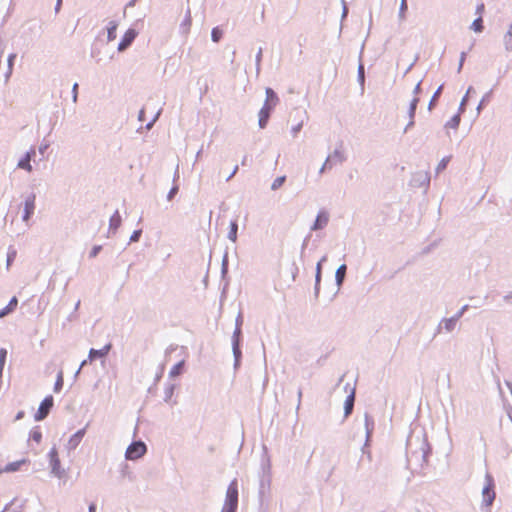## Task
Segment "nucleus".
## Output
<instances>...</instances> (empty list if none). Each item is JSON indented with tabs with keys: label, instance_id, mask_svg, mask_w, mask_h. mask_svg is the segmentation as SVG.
Wrapping results in <instances>:
<instances>
[{
	"label": "nucleus",
	"instance_id": "obj_1",
	"mask_svg": "<svg viewBox=\"0 0 512 512\" xmlns=\"http://www.w3.org/2000/svg\"><path fill=\"white\" fill-rule=\"evenodd\" d=\"M238 506L237 482L232 481L226 491V499L221 512H236Z\"/></svg>",
	"mask_w": 512,
	"mask_h": 512
},
{
	"label": "nucleus",
	"instance_id": "obj_2",
	"mask_svg": "<svg viewBox=\"0 0 512 512\" xmlns=\"http://www.w3.org/2000/svg\"><path fill=\"white\" fill-rule=\"evenodd\" d=\"M485 480L486 483L482 490V498L486 506H491L496 496L495 484L490 474L486 475Z\"/></svg>",
	"mask_w": 512,
	"mask_h": 512
},
{
	"label": "nucleus",
	"instance_id": "obj_3",
	"mask_svg": "<svg viewBox=\"0 0 512 512\" xmlns=\"http://www.w3.org/2000/svg\"><path fill=\"white\" fill-rule=\"evenodd\" d=\"M146 445L143 442H133L126 450L125 456L129 460H136L146 453Z\"/></svg>",
	"mask_w": 512,
	"mask_h": 512
},
{
	"label": "nucleus",
	"instance_id": "obj_4",
	"mask_svg": "<svg viewBox=\"0 0 512 512\" xmlns=\"http://www.w3.org/2000/svg\"><path fill=\"white\" fill-rule=\"evenodd\" d=\"M49 460L52 472L59 478L65 476V470L61 467L58 451L55 447H53L49 451Z\"/></svg>",
	"mask_w": 512,
	"mask_h": 512
},
{
	"label": "nucleus",
	"instance_id": "obj_5",
	"mask_svg": "<svg viewBox=\"0 0 512 512\" xmlns=\"http://www.w3.org/2000/svg\"><path fill=\"white\" fill-rule=\"evenodd\" d=\"M53 406V397L47 396L44 398V400L40 403V406L35 414V420L41 421L47 417L49 414L51 408Z\"/></svg>",
	"mask_w": 512,
	"mask_h": 512
},
{
	"label": "nucleus",
	"instance_id": "obj_6",
	"mask_svg": "<svg viewBox=\"0 0 512 512\" xmlns=\"http://www.w3.org/2000/svg\"><path fill=\"white\" fill-rule=\"evenodd\" d=\"M420 90H421V87H420V82H419V83L416 84V86L414 88L415 96L413 97V99L410 102V106H409V118H410V120H409V123L407 125V128L414 125V116H415V111H416L417 105L419 103L418 94L420 93Z\"/></svg>",
	"mask_w": 512,
	"mask_h": 512
},
{
	"label": "nucleus",
	"instance_id": "obj_7",
	"mask_svg": "<svg viewBox=\"0 0 512 512\" xmlns=\"http://www.w3.org/2000/svg\"><path fill=\"white\" fill-rule=\"evenodd\" d=\"M137 36V32L134 29H128L123 35L119 45L118 51L122 52L126 50Z\"/></svg>",
	"mask_w": 512,
	"mask_h": 512
},
{
	"label": "nucleus",
	"instance_id": "obj_8",
	"mask_svg": "<svg viewBox=\"0 0 512 512\" xmlns=\"http://www.w3.org/2000/svg\"><path fill=\"white\" fill-rule=\"evenodd\" d=\"M34 210H35V195H30L25 200L23 220L27 222L30 219L31 215H33Z\"/></svg>",
	"mask_w": 512,
	"mask_h": 512
},
{
	"label": "nucleus",
	"instance_id": "obj_9",
	"mask_svg": "<svg viewBox=\"0 0 512 512\" xmlns=\"http://www.w3.org/2000/svg\"><path fill=\"white\" fill-rule=\"evenodd\" d=\"M28 463H29L28 459H21L18 461L10 462L7 465H5L2 469H0V474L4 473V472L5 473L16 472V471L20 470L23 465H26Z\"/></svg>",
	"mask_w": 512,
	"mask_h": 512
},
{
	"label": "nucleus",
	"instance_id": "obj_10",
	"mask_svg": "<svg viewBox=\"0 0 512 512\" xmlns=\"http://www.w3.org/2000/svg\"><path fill=\"white\" fill-rule=\"evenodd\" d=\"M274 108L263 105V107L259 111V126L260 128H265L268 120L270 118V114Z\"/></svg>",
	"mask_w": 512,
	"mask_h": 512
},
{
	"label": "nucleus",
	"instance_id": "obj_11",
	"mask_svg": "<svg viewBox=\"0 0 512 512\" xmlns=\"http://www.w3.org/2000/svg\"><path fill=\"white\" fill-rule=\"evenodd\" d=\"M111 349V344L105 345L103 348L97 350V349H90L89 351V360L93 361L97 358H103L105 357Z\"/></svg>",
	"mask_w": 512,
	"mask_h": 512
},
{
	"label": "nucleus",
	"instance_id": "obj_12",
	"mask_svg": "<svg viewBox=\"0 0 512 512\" xmlns=\"http://www.w3.org/2000/svg\"><path fill=\"white\" fill-rule=\"evenodd\" d=\"M279 99L276 93L271 88H266V99L264 105L275 108Z\"/></svg>",
	"mask_w": 512,
	"mask_h": 512
},
{
	"label": "nucleus",
	"instance_id": "obj_13",
	"mask_svg": "<svg viewBox=\"0 0 512 512\" xmlns=\"http://www.w3.org/2000/svg\"><path fill=\"white\" fill-rule=\"evenodd\" d=\"M35 155V151L27 152L25 156L18 162V167L24 169L28 172L32 171V166L30 164L32 156Z\"/></svg>",
	"mask_w": 512,
	"mask_h": 512
},
{
	"label": "nucleus",
	"instance_id": "obj_14",
	"mask_svg": "<svg viewBox=\"0 0 512 512\" xmlns=\"http://www.w3.org/2000/svg\"><path fill=\"white\" fill-rule=\"evenodd\" d=\"M85 433H86V429L83 428V429L78 430L75 434H73L70 437L69 442H68L70 448H72V449L76 448L79 445V443L81 442V440L83 439Z\"/></svg>",
	"mask_w": 512,
	"mask_h": 512
},
{
	"label": "nucleus",
	"instance_id": "obj_15",
	"mask_svg": "<svg viewBox=\"0 0 512 512\" xmlns=\"http://www.w3.org/2000/svg\"><path fill=\"white\" fill-rule=\"evenodd\" d=\"M345 160V154L342 149H336L332 154H330L326 160L327 163H341Z\"/></svg>",
	"mask_w": 512,
	"mask_h": 512
},
{
	"label": "nucleus",
	"instance_id": "obj_16",
	"mask_svg": "<svg viewBox=\"0 0 512 512\" xmlns=\"http://www.w3.org/2000/svg\"><path fill=\"white\" fill-rule=\"evenodd\" d=\"M17 305H18V299H17V297L14 296L9 301L8 305L0 310V318H3L6 315H8L11 312H13L17 308Z\"/></svg>",
	"mask_w": 512,
	"mask_h": 512
},
{
	"label": "nucleus",
	"instance_id": "obj_17",
	"mask_svg": "<svg viewBox=\"0 0 512 512\" xmlns=\"http://www.w3.org/2000/svg\"><path fill=\"white\" fill-rule=\"evenodd\" d=\"M328 214L325 212H320L317 215V218L315 220V223L313 225V229H322L324 228L328 223Z\"/></svg>",
	"mask_w": 512,
	"mask_h": 512
},
{
	"label": "nucleus",
	"instance_id": "obj_18",
	"mask_svg": "<svg viewBox=\"0 0 512 512\" xmlns=\"http://www.w3.org/2000/svg\"><path fill=\"white\" fill-rule=\"evenodd\" d=\"M184 366H185V359H182L181 361H179L177 364H175L170 372H169V376L171 378H175L177 376H179L180 374H182L183 370H184Z\"/></svg>",
	"mask_w": 512,
	"mask_h": 512
},
{
	"label": "nucleus",
	"instance_id": "obj_19",
	"mask_svg": "<svg viewBox=\"0 0 512 512\" xmlns=\"http://www.w3.org/2000/svg\"><path fill=\"white\" fill-rule=\"evenodd\" d=\"M354 399H355L354 392H351V394L346 398L345 403H344L345 417H347L348 415H350L352 413V410L354 407Z\"/></svg>",
	"mask_w": 512,
	"mask_h": 512
},
{
	"label": "nucleus",
	"instance_id": "obj_20",
	"mask_svg": "<svg viewBox=\"0 0 512 512\" xmlns=\"http://www.w3.org/2000/svg\"><path fill=\"white\" fill-rule=\"evenodd\" d=\"M121 225V216L118 211H115L110 217L109 226L110 230L116 231Z\"/></svg>",
	"mask_w": 512,
	"mask_h": 512
},
{
	"label": "nucleus",
	"instance_id": "obj_21",
	"mask_svg": "<svg viewBox=\"0 0 512 512\" xmlns=\"http://www.w3.org/2000/svg\"><path fill=\"white\" fill-rule=\"evenodd\" d=\"M117 28H118V24L115 21H111L109 23L108 33H107L108 41L115 40Z\"/></svg>",
	"mask_w": 512,
	"mask_h": 512
},
{
	"label": "nucleus",
	"instance_id": "obj_22",
	"mask_svg": "<svg viewBox=\"0 0 512 512\" xmlns=\"http://www.w3.org/2000/svg\"><path fill=\"white\" fill-rule=\"evenodd\" d=\"M237 230H238L237 222L236 221H232L230 223V231H229L228 237L233 242H235L236 239H237Z\"/></svg>",
	"mask_w": 512,
	"mask_h": 512
},
{
	"label": "nucleus",
	"instance_id": "obj_23",
	"mask_svg": "<svg viewBox=\"0 0 512 512\" xmlns=\"http://www.w3.org/2000/svg\"><path fill=\"white\" fill-rule=\"evenodd\" d=\"M483 28H484V26H483V20H482V17H481V15H480V16H478V18H477V19H475V20L473 21V23H472V25H471V29H472V30H474L475 32L480 33V32H482V31H483Z\"/></svg>",
	"mask_w": 512,
	"mask_h": 512
},
{
	"label": "nucleus",
	"instance_id": "obj_24",
	"mask_svg": "<svg viewBox=\"0 0 512 512\" xmlns=\"http://www.w3.org/2000/svg\"><path fill=\"white\" fill-rule=\"evenodd\" d=\"M29 439L39 444L42 440V433L38 428L33 429L30 432Z\"/></svg>",
	"mask_w": 512,
	"mask_h": 512
},
{
	"label": "nucleus",
	"instance_id": "obj_25",
	"mask_svg": "<svg viewBox=\"0 0 512 512\" xmlns=\"http://www.w3.org/2000/svg\"><path fill=\"white\" fill-rule=\"evenodd\" d=\"M346 265H341L336 271V280L338 284H341L346 274Z\"/></svg>",
	"mask_w": 512,
	"mask_h": 512
},
{
	"label": "nucleus",
	"instance_id": "obj_26",
	"mask_svg": "<svg viewBox=\"0 0 512 512\" xmlns=\"http://www.w3.org/2000/svg\"><path fill=\"white\" fill-rule=\"evenodd\" d=\"M450 159H451L450 156H447V157H444L443 159H441V161L438 163V165L436 167L437 173H440L446 169Z\"/></svg>",
	"mask_w": 512,
	"mask_h": 512
},
{
	"label": "nucleus",
	"instance_id": "obj_27",
	"mask_svg": "<svg viewBox=\"0 0 512 512\" xmlns=\"http://www.w3.org/2000/svg\"><path fill=\"white\" fill-rule=\"evenodd\" d=\"M460 123V116L454 115L446 124L447 127L457 129Z\"/></svg>",
	"mask_w": 512,
	"mask_h": 512
},
{
	"label": "nucleus",
	"instance_id": "obj_28",
	"mask_svg": "<svg viewBox=\"0 0 512 512\" xmlns=\"http://www.w3.org/2000/svg\"><path fill=\"white\" fill-rule=\"evenodd\" d=\"M285 180H286V177H285V176L277 177V178L273 181V183H272V185H271V189H272V190H277V189H279V188L284 184Z\"/></svg>",
	"mask_w": 512,
	"mask_h": 512
},
{
	"label": "nucleus",
	"instance_id": "obj_29",
	"mask_svg": "<svg viewBox=\"0 0 512 512\" xmlns=\"http://www.w3.org/2000/svg\"><path fill=\"white\" fill-rule=\"evenodd\" d=\"M64 379H63V373L59 372L55 385H54V391L59 392L63 387Z\"/></svg>",
	"mask_w": 512,
	"mask_h": 512
},
{
	"label": "nucleus",
	"instance_id": "obj_30",
	"mask_svg": "<svg viewBox=\"0 0 512 512\" xmlns=\"http://www.w3.org/2000/svg\"><path fill=\"white\" fill-rule=\"evenodd\" d=\"M223 32L218 27L212 29L211 37L214 42H218L222 38Z\"/></svg>",
	"mask_w": 512,
	"mask_h": 512
},
{
	"label": "nucleus",
	"instance_id": "obj_31",
	"mask_svg": "<svg viewBox=\"0 0 512 512\" xmlns=\"http://www.w3.org/2000/svg\"><path fill=\"white\" fill-rule=\"evenodd\" d=\"M457 319L450 318L444 321V327L447 331H452L456 325Z\"/></svg>",
	"mask_w": 512,
	"mask_h": 512
},
{
	"label": "nucleus",
	"instance_id": "obj_32",
	"mask_svg": "<svg viewBox=\"0 0 512 512\" xmlns=\"http://www.w3.org/2000/svg\"><path fill=\"white\" fill-rule=\"evenodd\" d=\"M7 357V350L5 348L0 349V374L2 373V370L4 368L5 362Z\"/></svg>",
	"mask_w": 512,
	"mask_h": 512
},
{
	"label": "nucleus",
	"instance_id": "obj_33",
	"mask_svg": "<svg viewBox=\"0 0 512 512\" xmlns=\"http://www.w3.org/2000/svg\"><path fill=\"white\" fill-rule=\"evenodd\" d=\"M102 247L100 245L94 246L92 250L90 251V258H94L98 255V253L101 251Z\"/></svg>",
	"mask_w": 512,
	"mask_h": 512
},
{
	"label": "nucleus",
	"instance_id": "obj_34",
	"mask_svg": "<svg viewBox=\"0 0 512 512\" xmlns=\"http://www.w3.org/2000/svg\"><path fill=\"white\" fill-rule=\"evenodd\" d=\"M358 77L361 82V84L364 83V66L362 64L358 67Z\"/></svg>",
	"mask_w": 512,
	"mask_h": 512
},
{
	"label": "nucleus",
	"instance_id": "obj_35",
	"mask_svg": "<svg viewBox=\"0 0 512 512\" xmlns=\"http://www.w3.org/2000/svg\"><path fill=\"white\" fill-rule=\"evenodd\" d=\"M406 10H407V2H406V0H401V6H400V13H401L400 17L401 18H404V16H405L404 13Z\"/></svg>",
	"mask_w": 512,
	"mask_h": 512
},
{
	"label": "nucleus",
	"instance_id": "obj_36",
	"mask_svg": "<svg viewBox=\"0 0 512 512\" xmlns=\"http://www.w3.org/2000/svg\"><path fill=\"white\" fill-rule=\"evenodd\" d=\"M484 10H485V5L483 3H480L477 5L476 7V13L478 14V16H482V14L484 13Z\"/></svg>",
	"mask_w": 512,
	"mask_h": 512
},
{
	"label": "nucleus",
	"instance_id": "obj_37",
	"mask_svg": "<svg viewBox=\"0 0 512 512\" xmlns=\"http://www.w3.org/2000/svg\"><path fill=\"white\" fill-rule=\"evenodd\" d=\"M140 234H141V231H135L132 236H131V241H138L139 237H140Z\"/></svg>",
	"mask_w": 512,
	"mask_h": 512
},
{
	"label": "nucleus",
	"instance_id": "obj_38",
	"mask_svg": "<svg viewBox=\"0 0 512 512\" xmlns=\"http://www.w3.org/2000/svg\"><path fill=\"white\" fill-rule=\"evenodd\" d=\"M77 88H78V84L75 83L73 85V100H74V102L77 100Z\"/></svg>",
	"mask_w": 512,
	"mask_h": 512
},
{
	"label": "nucleus",
	"instance_id": "obj_39",
	"mask_svg": "<svg viewBox=\"0 0 512 512\" xmlns=\"http://www.w3.org/2000/svg\"><path fill=\"white\" fill-rule=\"evenodd\" d=\"M15 57H16V56H15L14 54H11V55L9 56V58H8V62H9V66H10V67L12 66V62H13V60L15 59Z\"/></svg>",
	"mask_w": 512,
	"mask_h": 512
},
{
	"label": "nucleus",
	"instance_id": "obj_40",
	"mask_svg": "<svg viewBox=\"0 0 512 512\" xmlns=\"http://www.w3.org/2000/svg\"><path fill=\"white\" fill-rule=\"evenodd\" d=\"M440 92H441V87H439V88H438V90H437V91H436V93L434 94V96H433L432 100H435V99L438 97V95L440 94Z\"/></svg>",
	"mask_w": 512,
	"mask_h": 512
},
{
	"label": "nucleus",
	"instance_id": "obj_41",
	"mask_svg": "<svg viewBox=\"0 0 512 512\" xmlns=\"http://www.w3.org/2000/svg\"><path fill=\"white\" fill-rule=\"evenodd\" d=\"M95 511H96V506H95V504H91V505L89 506V512H95Z\"/></svg>",
	"mask_w": 512,
	"mask_h": 512
},
{
	"label": "nucleus",
	"instance_id": "obj_42",
	"mask_svg": "<svg viewBox=\"0 0 512 512\" xmlns=\"http://www.w3.org/2000/svg\"><path fill=\"white\" fill-rule=\"evenodd\" d=\"M23 416H24V412H23V411H20V412L17 414V416H16V420L21 419Z\"/></svg>",
	"mask_w": 512,
	"mask_h": 512
},
{
	"label": "nucleus",
	"instance_id": "obj_43",
	"mask_svg": "<svg viewBox=\"0 0 512 512\" xmlns=\"http://www.w3.org/2000/svg\"><path fill=\"white\" fill-rule=\"evenodd\" d=\"M296 273H297V268L295 267L292 271V279L294 280L295 277H296Z\"/></svg>",
	"mask_w": 512,
	"mask_h": 512
},
{
	"label": "nucleus",
	"instance_id": "obj_44",
	"mask_svg": "<svg viewBox=\"0 0 512 512\" xmlns=\"http://www.w3.org/2000/svg\"><path fill=\"white\" fill-rule=\"evenodd\" d=\"M62 0H57L56 10L58 11L60 9Z\"/></svg>",
	"mask_w": 512,
	"mask_h": 512
},
{
	"label": "nucleus",
	"instance_id": "obj_45",
	"mask_svg": "<svg viewBox=\"0 0 512 512\" xmlns=\"http://www.w3.org/2000/svg\"><path fill=\"white\" fill-rule=\"evenodd\" d=\"M300 128H301V125H298L297 127H295L293 129L294 135H296V133L300 130Z\"/></svg>",
	"mask_w": 512,
	"mask_h": 512
},
{
	"label": "nucleus",
	"instance_id": "obj_46",
	"mask_svg": "<svg viewBox=\"0 0 512 512\" xmlns=\"http://www.w3.org/2000/svg\"><path fill=\"white\" fill-rule=\"evenodd\" d=\"M237 170H238V166H235V168H234L232 174L229 176V178L232 177L236 173Z\"/></svg>",
	"mask_w": 512,
	"mask_h": 512
},
{
	"label": "nucleus",
	"instance_id": "obj_47",
	"mask_svg": "<svg viewBox=\"0 0 512 512\" xmlns=\"http://www.w3.org/2000/svg\"><path fill=\"white\" fill-rule=\"evenodd\" d=\"M320 269H321V266H320V263H318V266H317L318 275L320 274Z\"/></svg>",
	"mask_w": 512,
	"mask_h": 512
}]
</instances>
